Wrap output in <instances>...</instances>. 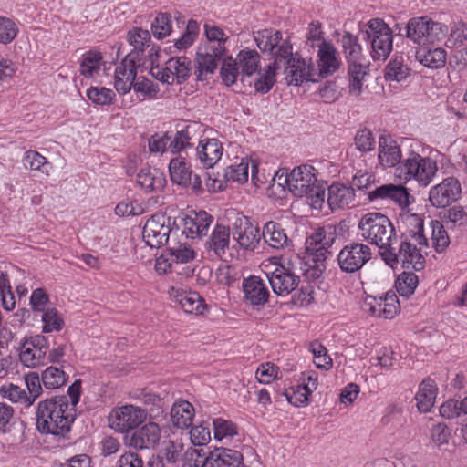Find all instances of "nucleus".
Instances as JSON below:
<instances>
[{"label":"nucleus","instance_id":"nucleus-28","mask_svg":"<svg viewBox=\"0 0 467 467\" xmlns=\"http://www.w3.org/2000/svg\"><path fill=\"white\" fill-rule=\"evenodd\" d=\"M184 444L182 441H166L161 449L155 455L167 467H180V462L184 456Z\"/></svg>","mask_w":467,"mask_h":467},{"label":"nucleus","instance_id":"nucleus-58","mask_svg":"<svg viewBox=\"0 0 467 467\" xmlns=\"http://www.w3.org/2000/svg\"><path fill=\"white\" fill-rule=\"evenodd\" d=\"M18 34L17 25L10 18L0 16V43H11Z\"/></svg>","mask_w":467,"mask_h":467},{"label":"nucleus","instance_id":"nucleus-19","mask_svg":"<svg viewBox=\"0 0 467 467\" xmlns=\"http://www.w3.org/2000/svg\"><path fill=\"white\" fill-rule=\"evenodd\" d=\"M368 197L370 201L378 199L392 201L400 207H406L410 204V194L407 189L402 185H395L392 183L383 184L369 191Z\"/></svg>","mask_w":467,"mask_h":467},{"label":"nucleus","instance_id":"nucleus-60","mask_svg":"<svg viewBox=\"0 0 467 467\" xmlns=\"http://www.w3.org/2000/svg\"><path fill=\"white\" fill-rule=\"evenodd\" d=\"M190 133V127L187 126L185 129L177 131L173 138L171 136V140H169V150L171 152L176 153L190 146V140L192 139Z\"/></svg>","mask_w":467,"mask_h":467},{"label":"nucleus","instance_id":"nucleus-35","mask_svg":"<svg viewBox=\"0 0 467 467\" xmlns=\"http://www.w3.org/2000/svg\"><path fill=\"white\" fill-rule=\"evenodd\" d=\"M170 177L173 183L186 186L190 182L192 171L190 166L181 158H174L169 164Z\"/></svg>","mask_w":467,"mask_h":467},{"label":"nucleus","instance_id":"nucleus-47","mask_svg":"<svg viewBox=\"0 0 467 467\" xmlns=\"http://www.w3.org/2000/svg\"><path fill=\"white\" fill-rule=\"evenodd\" d=\"M102 56L99 52L88 51L83 56L80 63V74L86 78H90L95 72L99 70Z\"/></svg>","mask_w":467,"mask_h":467},{"label":"nucleus","instance_id":"nucleus-3","mask_svg":"<svg viewBox=\"0 0 467 467\" xmlns=\"http://www.w3.org/2000/svg\"><path fill=\"white\" fill-rule=\"evenodd\" d=\"M358 228L361 236L371 244L387 250L396 240L395 228L390 220L380 213L364 214L358 222Z\"/></svg>","mask_w":467,"mask_h":467},{"label":"nucleus","instance_id":"nucleus-49","mask_svg":"<svg viewBox=\"0 0 467 467\" xmlns=\"http://www.w3.org/2000/svg\"><path fill=\"white\" fill-rule=\"evenodd\" d=\"M210 451L205 449H189L185 451L187 467H210Z\"/></svg>","mask_w":467,"mask_h":467},{"label":"nucleus","instance_id":"nucleus-52","mask_svg":"<svg viewBox=\"0 0 467 467\" xmlns=\"http://www.w3.org/2000/svg\"><path fill=\"white\" fill-rule=\"evenodd\" d=\"M249 163L242 159L240 163L232 164L225 169L224 177L227 181L245 182L248 180Z\"/></svg>","mask_w":467,"mask_h":467},{"label":"nucleus","instance_id":"nucleus-9","mask_svg":"<svg viewBox=\"0 0 467 467\" xmlns=\"http://www.w3.org/2000/svg\"><path fill=\"white\" fill-rule=\"evenodd\" d=\"M147 418V411L140 407L125 405L111 410L109 425L116 431L125 433L138 428Z\"/></svg>","mask_w":467,"mask_h":467},{"label":"nucleus","instance_id":"nucleus-55","mask_svg":"<svg viewBox=\"0 0 467 467\" xmlns=\"http://www.w3.org/2000/svg\"><path fill=\"white\" fill-rule=\"evenodd\" d=\"M237 60L231 57L223 59L220 74L223 82L226 86L230 87L236 82L239 74Z\"/></svg>","mask_w":467,"mask_h":467},{"label":"nucleus","instance_id":"nucleus-6","mask_svg":"<svg viewBox=\"0 0 467 467\" xmlns=\"http://www.w3.org/2000/svg\"><path fill=\"white\" fill-rule=\"evenodd\" d=\"M254 41L263 53L274 58L272 64L278 66L280 62L291 57L293 47L288 38H284L279 30L263 29L254 34Z\"/></svg>","mask_w":467,"mask_h":467},{"label":"nucleus","instance_id":"nucleus-38","mask_svg":"<svg viewBox=\"0 0 467 467\" xmlns=\"http://www.w3.org/2000/svg\"><path fill=\"white\" fill-rule=\"evenodd\" d=\"M235 60L244 75L252 76L258 69L260 55L256 50L244 49L238 53Z\"/></svg>","mask_w":467,"mask_h":467},{"label":"nucleus","instance_id":"nucleus-41","mask_svg":"<svg viewBox=\"0 0 467 467\" xmlns=\"http://www.w3.org/2000/svg\"><path fill=\"white\" fill-rule=\"evenodd\" d=\"M41 380L45 388L52 389L65 385L67 377L64 370L56 367H49L43 371Z\"/></svg>","mask_w":467,"mask_h":467},{"label":"nucleus","instance_id":"nucleus-20","mask_svg":"<svg viewBox=\"0 0 467 467\" xmlns=\"http://www.w3.org/2000/svg\"><path fill=\"white\" fill-rule=\"evenodd\" d=\"M327 203L331 210L355 206V190L353 187L333 183L328 188Z\"/></svg>","mask_w":467,"mask_h":467},{"label":"nucleus","instance_id":"nucleus-63","mask_svg":"<svg viewBox=\"0 0 467 467\" xmlns=\"http://www.w3.org/2000/svg\"><path fill=\"white\" fill-rule=\"evenodd\" d=\"M310 350L313 353L314 359L323 358L324 362H317V368L325 369H328L331 368L332 359L329 356L327 355V349L322 344L318 342H312L310 345Z\"/></svg>","mask_w":467,"mask_h":467},{"label":"nucleus","instance_id":"nucleus-24","mask_svg":"<svg viewBox=\"0 0 467 467\" xmlns=\"http://www.w3.org/2000/svg\"><path fill=\"white\" fill-rule=\"evenodd\" d=\"M404 231L400 238L414 240L420 245H427V238L423 234V219L416 213H409L402 217Z\"/></svg>","mask_w":467,"mask_h":467},{"label":"nucleus","instance_id":"nucleus-57","mask_svg":"<svg viewBox=\"0 0 467 467\" xmlns=\"http://www.w3.org/2000/svg\"><path fill=\"white\" fill-rule=\"evenodd\" d=\"M432 240L436 252L442 253L450 244L449 235L444 225L439 222H432Z\"/></svg>","mask_w":467,"mask_h":467},{"label":"nucleus","instance_id":"nucleus-51","mask_svg":"<svg viewBox=\"0 0 467 467\" xmlns=\"http://www.w3.org/2000/svg\"><path fill=\"white\" fill-rule=\"evenodd\" d=\"M214 438L222 441L225 438H233L238 434L237 427L230 420L217 418L213 420Z\"/></svg>","mask_w":467,"mask_h":467},{"label":"nucleus","instance_id":"nucleus-56","mask_svg":"<svg viewBox=\"0 0 467 467\" xmlns=\"http://www.w3.org/2000/svg\"><path fill=\"white\" fill-rule=\"evenodd\" d=\"M356 149L361 152H368L375 149V139L370 130L364 128L358 130L355 139Z\"/></svg>","mask_w":467,"mask_h":467},{"label":"nucleus","instance_id":"nucleus-21","mask_svg":"<svg viewBox=\"0 0 467 467\" xmlns=\"http://www.w3.org/2000/svg\"><path fill=\"white\" fill-rule=\"evenodd\" d=\"M230 229L222 224H216L209 239L205 243V247L210 255L223 258L229 249Z\"/></svg>","mask_w":467,"mask_h":467},{"label":"nucleus","instance_id":"nucleus-25","mask_svg":"<svg viewBox=\"0 0 467 467\" xmlns=\"http://www.w3.org/2000/svg\"><path fill=\"white\" fill-rule=\"evenodd\" d=\"M243 289L245 298L254 306L267 302L269 292L263 280L257 276H250L244 280Z\"/></svg>","mask_w":467,"mask_h":467},{"label":"nucleus","instance_id":"nucleus-61","mask_svg":"<svg viewBox=\"0 0 467 467\" xmlns=\"http://www.w3.org/2000/svg\"><path fill=\"white\" fill-rule=\"evenodd\" d=\"M306 37V44L312 48H314L317 46L319 49L321 45L328 44L323 38L321 23L318 21H313L309 24Z\"/></svg>","mask_w":467,"mask_h":467},{"label":"nucleus","instance_id":"nucleus-26","mask_svg":"<svg viewBox=\"0 0 467 467\" xmlns=\"http://www.w3.org/2000/svg\"><path fill=\"white\" fill-rule=\"evenodd\" d=\"M401 158L400 149L390 136L381 135L379 140V161L380 164L393 167Z\"/></svg>","mask_w":467,"mask_h":467},{"label":"nucleus","instance_id":"nucleus-48","mask_svg":"<svg viewBox=\"0 0 467 467\" xmlns=\"http://www.w3.org/2000/svg\"><path fill=\"white\" fill-rule=\"evenodd\" d=\"M0 393L4 398L8 399L12 402L21 403L26 408L32 405V400L27 397L26 391L16 385L9 384L8 386H3Z\"/></svg>","mask_w":467,"mask_h":467},{"label":"nucleus","instance_id":"nucleus-31","mask_svg":"<svg viewBox=\"0 0 467 467\" xmlns=\"http://www.w3.org/2000/svg\"><path fill=\"white\" fill-rule=\"evenodd\" d=\"M415 57L424 67L441 68L446 63V51L440 47L431 49L421 47L416 50Z\"/></svg>","mask_w":467,"mask_h":467},{"label":"nucleus","instance_id":"nucleus-46","mask_svg":"<svg viewBox=\"0 0 467 467\" xmlns=\"http://www.w3.org/2000/svg\"><path fill=\"white\" fill-rule=\"evenodd\" d=\"M278 67L275 64H269L254 82V88L261 94H266L275 83V70Z\"/></svg>","mask_w":467,"mask_h":467},{"label":"nucleus","instance_id":"nucleus-50","mask_svg":"<svg viewBox=\"0 0 467 467\" xmlns=\"http://www.w3.org/2000/svg\"><path fill=\"white\" fill-rule=\"evenodd\" d=\"M341 42L348 63L357 62L361 53V47L358 44V37L349 32H346L342 36Z\"/></svg>","mask_w":467,"mask_h":467},{"label":"nucleus","instance_id":"nucleus-59","mask_svg":"<svg viewBox=\"0 0 467 467\" xmlns=\"http://www.w3.org/2000/svg\"><path fill=\"white\" fill-rule=\"evenodd\" d=\"M87 96L93 103L99 105H109L112 102L115 94L109 88L91 87L88 89Z\"/></svg>","mask_w":467,"mask_h":467},{"label":"nucleus","instance_id":"nucleus-10","mask_svg":"<svg viewBox=\"0 0 467 467\" xmlns=\"http://www.w3.org/2000/svg\"><path fill=\"white\" fill-rule=\"evenodd\" d=\"M406 175L415 179L420 184L427 186L437 172V164L430 158L411 152L402 165Z\"/></svg>","mask_w":467,"mask_h":467},{"label":"nucleus","instance_id":"nucleus-37","mask_svg":"<svg viewBox=\"0 0 467 467\" xmlns=\"http://www.w3.org/2000/svg\"><path fill=\"white\" fill-rule=\"evenodd\" d=\"M221 59L216 55L209 51L198 52L196 55V70L195 74L199 80L202 79V76L213 74L217 68L218 62Z\"/></svg>","mask_w":467,"mask_h":467},{"label":"nucleus","instance_id":"nucleus-27","mask_svg":"<svg viewBox=\"0 0 467 467\" xmlns=\"http://www.w3.org/2000/svg\"><path fill=\"white\" fill-rule=\"evenodd\" d=\"M223 150L222 143L218 140L207 139L200 141L197 155L204 167L211 168L221 159Z\"/></svg>","mask_w":467,"mask_h":467},{"label":"nucleus","instance_id":"nucleus-42","mask_svg":"<svg viewBox=\"0 0 467 467\" xmlns=\"http://www.w3.org/2000/svg\"><path fill=\"white\" fill-rule=\"evenodd\" d=\"M184 312L189 314H202V298L196 292L182 293L177 297Z\"/></svg>","mask_w":467,"mask_h":467},{"label":"nucleus","instance_id":"nucleus-12","mask_svg":"<svg viewBox=\"0 0 467 467\" xmlns=\"http://www.w3.org/2000/svg\"><path fill=\"white\" fill-rule=\"evenodd\" d=\"M461 193L462 187L459 181L453 177H448L430 190L429 200L432 206L445 208L456 202Z\"/></svg>","mask_w":467,"mask_h":467},{"label":"nucleus","instance_id":"nucleus-62","mask_svg":"<svg viewBox=\"0 0 467 467\" xmlns=\"http://www.w3.org/2000/svg\"><path fill=\"white\" fill-rule=\"evenodd\" d=\"M25 381L28 389L27 397L32 400V404L40 396L42 392L41 379L37 373L30 372L25 376Z\"/></svg>","mask_w":467,"mask_h":467},{"label":"nucleus","instance_id":"nucleus-14","mask_svg":"<svg viewBox=\"0 0 467 467\" xmlns=\"http://www.w3.org/2000/svg\"><path fill=\"white\" fill-rule=\"evenodd\" d=\"M126 437V443L135 450L154 449L161 440V429L155 422H148Z\"/></svg>","mask_w":467,"mask_h":467},{"label":"nucleus","instance_id":"nucleus-64","mask_svg":"<svg viewBox=\"0 0 467 467\" xmlns=\"http://www.w3.org/2000/svg\"><path fill=\"white\" fill-rule=\"evenodd\" d=\"M190 434L192 442L198 446L206 444L211 439L209 426L204 424L192 428Z\"/></svg>","mask_w":467,"mask_h":467},{"label":"nucleus","instance_id":"nucleus-36","mask_svg":"<svg viewBox=\"0 0 467 467\" xmlns=\"http://www.w3.org/2000/svg\"><path fill=\"white\" fill-rule=\"evenodd\" d=\"M410 74L402 56H394L385 68V78L400 82Z\"/></svg>","mask_w":467,"mask_h":467},{"label":"nucleus","instance_id":"nucleus-43","mask_svg":"<svg viewBox=\"0 0 467 467\" xmlns=\"http://www.w3.org/2000/svg\"><path fill=\"white\" fill-rule=\"evenodd\" d=\"M443 223L447 228H455L467 225V212L463 207L455 205L444 211Z\"/></svg>","mask_w":467,"mask_h":467},{"label":"nucleus","instance_id":"nucleus-17","mask_svg":"<svg viewBox=\"0 0 467 467\" xmlns=\"http://www.w3.org/2000/svg\"><path fill=\"white\" fill-rule=\"evenodd\" d=\"M267 277L273 291L282 296L292 293L299 284V277L284 265L277 267Z\"/></svg>","mask_w":467,"mask_h":467},{"label":"nucleus","instance_id":"nucleus-23","mask_svg":"<svg viewBox=\"0 0 467 467\" xmlns=\"http://www.w3.org/2000/svg\"><path fill=\"white\" fill-rule=\"evenodd\" d=\"M210 467H244L243 454L228 448H215L210 451Z\"/></svg>","mask_w":467,"mask_h":467},{"label":"nucleus","instance_id":"nucleus-5","mask_svg":"<svg viewBox=\"0 0 467 467\" xmlns=\"http://www.w3.org/2000/svg\"><path fill=\"white\" fill-rule=\"evenodd\" d=\"M366 26L363 36L370 44L371 57L374 60H385L392 50V30L380 18L370 19Z\"/></svg>","mask_w":467,"mask_h":467},{"label":"nucleus","instance_id":"nucleus-40","mask_svg":"<svg viewBox=\"0 0 467 467\" xmlns=\"http://www.w3.org/2000/svg\"><path fill=\"white\" fill-rule=\"evenodd\" d=\"M127 37L129 43L133 46L135 49V51H132L135 59H140V54L144 52L145 47H149L148 43L150 41V32L141 28H134L128 33Z\"/></svg>","mask_w":467,"mask_h":467},{"label":"nucleus","instance_id":"nucleus-4","mask_svg":"<svg viewBox=\"0 0 467 467\" xmlns=\"http://www.w3.org/2000/svg\"><path fill=\"white\" fill-rule=\"evenodd\" d=\"M424 248H428V244L420 245L414 240L401 238L398 251L390 245L387 250L381 252V256L391 267L400 262L405 269L412 268L415 271H420L424 268L425 259L421 254Z\"/></svg>","mask_w":467,"mask_h":467},{"label":"nucleus","instance_id":"nucleus-22","mask_svg":"<svg viewBox=\"0 0 467 467\" xmlns=\"http://www.w3.org/2000/svg\"><path fill=\"white\" fill-rule=\"evenodd\" d=\"M285 68V79L289 85H300L304 80H312L309 78V67L304 59L297 57V54H293L286 60Z\"/></svg>","mask_w":467,"mask_h":467},{"label":"nucleus","instance_id":"nucleus-44","mask_svg":"<svg viewBox=\"0 0 467 467\" xmlns=\"http://www.w3.org/2000/svg\"><path fill=\"white\" fill-rule=\"evenodd\" d=\"M418 285V276L413 272H403L400 274L395 284L400 296L409 297L411 296Z\"/></svg>","mask_w":467,"mask_h":467},{"label":"nucleus","instance_id":"nucleus-11","mask_svg":"<svg viewBox=\"0 0 467 467\" xmlns=\"http://www.w3.org/2000/svg\"><path fill=\"white\" fill-rule=\"evenodd\" d=\"M171 232V218L162 213H156L145 223L142 236L149 246L159 248L167 244Z\"/></svg>","mask_w":467,"mask_h":467},{"label":"nucleus","instance_id":"nucleus-1","mask_svg":"<svg viewBox=\"0 0 467 467\" xmlns=\"http://www.w3.org/2000/svg\"><path fill=\"white\" fill-rule=\"evenodd\" d=\"M75 412L69 409L66 395L41 400L36 410V429L42 434L66 437L75 420Z\"/></svg>","mask_w":467,"mask_h":467},{"label":"nucleus","instance_id":"nucleus-53","mask_svg":"<svg viewBox=\"0 0 467 467\" xmlns=\"http://www.w3.org/2000/svg\"><path fill=\"white\" fill-rule=\"evenodd\" d=\"M171 15L168 13L159 14L151 24V32L154 37L162 39L171 32Z\"/></svg>","mask_w":467,"mask_h":467},{"label":"nucleus","instance_id":"nucleus-54","mask_svg":"<svg viewBox=\"0 0 467 467\" xmlns=\"http://www.w3.org/2000/svg\"><path fill=\"white\" fill-rule=\"evenodd\" d=\"M23 161L26 168L40 171L47 174L49 172L50 164L47 161V159L37 151L28 150Z\"/></svg>","mask_w":467,"mask_h":467},{"label":"nucleus","instance_id":"nucleus-18","mask_svg":"<svg viewBox=\"0 0 467 467\" xmlns=\"http://www.w3.org/2000/svg\"><path fill=\"white\" fill-rule=\"evenodd\" d=\"M132 52L128 54L115 69V88L118 92L128 93L137 76V66Z\"/></svg>","mask_w":467,"mask_h":467},{"label":"nucleus","instance_id":"nucleus-32","mask_svg":"<svg viewBox=\"0 0 467 467\" xmlns=\"http://www.w3.org/2000/svg\"><path fill=\"white\" fill-rule=\"evenodd\" d=\"M137 183L146 192H153L163 188L165 178L157 169L147 167L137 174Z\"/></svg>","mask_w":467,"mask_h":467},{"label":"nucleus","instance_id":"nucleus-13","mask_svg":"<svg viewBox=\"0 0 467 467\" xmlns=\"http://www.w3.org/2000/svg\"><path fill=\"white\" fill-rule=\"evenodd\" d=\"M314 170L312 166L301 165L286 174L285 182L295 196L303 197L308 192L307 191L313 192L310 187L317 182Z\"/></svg>","mask_w":467,"mask_h":467},{"label":"nucleus","instance_id":"nucleus-8","mask_svg":"<svg viewBox=\"0 0 467 467\" xmlns=\"http://www.w3.org/2000/svg\"><path fill=\"white\" fill-rule=\"evenodd\" d=\"M372 257L369 245L351 242L346 244L337 254V263L342 272L353 274L360 270Z\"/></svg>","mask_w":467,"mask_h":467},{"label":"nucleus","instance_id":"nucleus-7","mask_svg":"<svg viewBox=\"0 0 467 467\" xmlns=\"http://www.w3.org/2000/svg\"><path fill=\"white\" fill-rule=\"evenodd\" d=\"M448 28L445 25L434 22L427 16L410 18L405 27V36L417 44L434 42L443 38Z\"/></svg>","mask_w":467,"mask_h":467},{"label":"nucleus","instance_id":"nucleus-15","mask_svg":"<svg viewBox=\"0 0 467 467\" xmlns=\"http://www.w3.org/2000/svg\"><path fill=\"white\" fill-rule=\"evenodd\" d=\"M213 222V217L205 211L192 212L180 218L182 234L191 239H201L202 236H206Z\"/></svg>","mask_w":467,"mask_h":467},{"label":"nucleus","instance_id":"nucleus-2","mask_svg":"<svg viewBox=\"0 0 467 467\" xmlns=\"http://www.w3.org/2000/svg\"><path fill=\"white\" fill-rule=\"evenodd\" d=\"M335 240L331 228L319 229L306 241V252L304 257L305 265L308 267L304 270L306 278L317 279L321 276L325 269V261L327 257L328 247Z\"/></svg>","mask_w":467,"mask_h":467},{"label":"nucleus","instance_id":"nucleus-16","mask_svg":"<svg viewBox=\"0 0 467 467\" xmlns=\"http://www.w3.org/2000/svg\"><path fill=\"white\" fill-rule=\"evenodd\" d=\"M233 236L245 250H254L261 238L259 228L253 225L246 216H239L235 219Z\"/></svg>","mask_w":467,"mask_h":467},{"label":"nucleus","instance_id":"nucleus-34","mask_svg":"<svg viewBox=\"0 0 467 467\" xmlns=\"http://www.w3.org/2000/svg\"><path fill=\"white\" fill-rule=\"evenodd\" d=\"M171 418L174 426L180 429H187L192 423V405L185 400L174 404L171 410Z\"/></svg>","mask_w":467,"mask_h":467},{"label":"nucleus","instance_id":"nucleus-33","mask_svg":"<svg viewBox=\"0 0 467 467\" xmlns=\"http://www.w3.org/2000/svg\"><path fill=\"white\" fill-rule=\"evenodd\" d=\"M265 242L274 249H281L288 245V238L285 230L278 223L270 221L263 227Z\"/></svg>","mask_w":467,"mask_h":467},{"label":"nucleus","instance_id":"nucleus-29","mask_svg":"<svg viewBox=\"0 0 467 467\" xmlns=\"http://www.w3.org/2000/svg\"><path fill=\"white\" fill-rule=\"evenodd\" d=\"M437 395V387L435 382L428 378L419 386V390L415 396L417 408L421 412H428L433 407Z\"/></svg>","mask_w":467,"mask_h":467},{"label":"nucleus","instance_id":"nucleus-39","mask_svg":"<svg viewBox=\"0 0 467 467\" xmlns=\"http://www.w3.org/2000/svg\"><path fill=\"white\" fill-rule=\"evenodd\" d=\"M348 64L349 93L358 97L362 91L363 80L367 75L366 67L357 62H350Z\"/></svg>","mask_w":467,"mask_h":467},{"label":"nucleus","instance_id":"nucleus-45","mask_svg":"<svg viewBox=\"0 0 467 467\" xmlns=\"http://www.w3.org/2000/svg\"><path fill=\"white\" fill-rule=\"evenodd\" d=\"M43 332L51 333L60 331L64 325V319L55 307L47 308L42 315Z\"/></svg>","mask_w":467,"mask_h":467},{"label":"nucleus","instance_id":"nucleus-30","mask_svg":"<svg viewBox=\"0 0 467 467\" xmlns=\"http://www.w3.org/2000/svg\"><path fill=\"white\" fill-rule=\"evenodd\" d=\"M336 48L330 43L320 46L318 49V67L319 76L321 78H326L333 74L339 67V62L336 57Z\"/></svg>","mask_w":467,"mask_h":467}]
</instances>
